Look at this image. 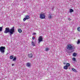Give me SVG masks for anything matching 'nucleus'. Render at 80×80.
<instances>
[{
	"label": "nucleus",
	"mask_w": 80,
	"mask_h": 80,
	"mask_svg": "<svg viewBox=\"0 0 80 80\" xmlns=\"http://www.w3.org/2000/svg\"><path fill=\"white\" fill-rule=\"evenodd\" d=\"M31 44H32V45L33 47H34V46H35V43H34V42H33V41H32Z\"/></svg>",
	"instance_id": "nucleus-11"
},
{
	"label": "nucleus",
	"mask_w": 80,
	"mask_h": 80,
	"mask_svg": "<svg viewBox=\"0 0 80 80\" xmlns=\"http://www.w3.org/2000/svg\"><path fill=\"white\" fill-rule=\"evenodd\" d=\"M26 66L28 67H30V63H27L26 64Z\"/></svg>",
	"instance_id": "nucleus-9"
},
{
	"label": "nucleus",
	"mask_w": 80,
	"mask_h": 80,
	"mask_svg": "<svg viewBox=\"0 0 80 80\" xmlns=\"http://www.w3.org/2000/svg\"><path fill=\"white\" fill-rule=\"evenodd\" d=\"M25 18L27 20L30 18V16L28 15H27L25 16Z\"/></svg>",
	"instance_id": "nucleus-10"
},
{
	"label": "nucleus",
	"mask_w": 80,
	"mask_h": 80,
	"mask_svg": "<svg viewBox=\"0 0 80 80\" xmlns=\"http://www.w3.org/2000/svg\"><path fill=\"white\" fill-rule=\"evenodd\" d=\"M68 20H70L71 19H70V18H68Z\"/></svg>",
	"instance_id": "nucleus-30"
},
{
	"label": "nucleus",
	"mask_w": 80,
	"mask_h": 80,
	"mask_svg": "<svg viewBox=\"0 0 80 80\" xmlns=\"http://www.w3.org/2000/svg\"><path fill=\"white\" fill-rule=\"evenodd\" d=\"M40 18L41 19H44L45 18V14H41L39 15Z\"/></svg>",
	"instance_id": "nucleus-4"
},
{
	"label": "nucleus",
	"mask_w": 80,
	"mask_h": 80,
	"mask_svg": "<svg viewBox=\"0 0 80 80\" xmlns=\"http://www.w3.org/2000/svg\"><path fill=\"white\" fill-rule=\"evenodd\" d=\"M52 14H49L48 16V18L50 19H51L52 17Z\"/></svg>",
	"instance_id": "nucleus-8"
},
{
	"label": "nucleus",
	"mask_w": 80,
	"mask_h": 80,
	"mask_svg": "<svg viewBox=\"0 0 80 80\" xmlns=\"http://www.w3.org/2000/svg\"><path fill=\"white\" fill-rule=\"evenodd\" d=\"M18 32L19 33H22V30L20 29H19L18 30Z\"/></svg>",
	"instance_id": "nucleus-16"
},
{
	"label": "nucleus",
	"mask_w": 80,
	"mask_h": 80,
	"mask_svg": "<svg viewBox=\"0 0 80 80\" xmlns=\"http://www.w3.org/2000/svg\"><path fill=\"white\" fill-rule=\"evenodd\" d=\"M72 70H75V69L74 68H72Z\"/></svg>",
	"instance_id": "nucleus-27"
},
{
	"label": "nucleus",
	"mask_w": 80,
	"mask_h": 80,
	"mask_svg": "<svg viewBox=\"0 0 80 80\" xmlns=\"http://www.w3.org/2000/svg\"><path fill=\"white\" fill-rule=\"evenodd\" d=\"M72 71H73V72H77V70H73Z\"/></svg>",
	"instance_id": "nucleus-25"
},
{
	"label": "nucleus",
	"mask_w": 80,
	"mask_h": 80,
	"mask_svg": "<svg viewBox=\"0 0 80 80\" xmlns=\"http://www.w3.org/2000/svg\"><path fill=\"white\" fill-rule=\"evenodd\" d=\"M2 27H0V32L2 31Z\"/></svg>",
	"instance_id": "nucleus-23"
},
{
	"label": "nucleus",
	"mask_w": 80,
	"mask_h": 80,
	"mask_svg": "<svg viewBox=\"0 0 80 80\" xmlns=\"http://www.w3.org/2000/svg\"><path fill=\"white\" fill-rule=\"evenodd\" d=\"M76 60V59L75 58H72V60L73 61H75V60Z\"/></svg>",
	"instance_id": "nucleus-24"
},
{
	"label": "nucleus",
	"mask_w": 80,
	"mask_h": 80,
	"mask_svg": "<svg viewBox=\"0 0 80 80\" xmlns=\"http://www.w3.org/2000/svg\"><path fill=\"white\" fill-rule=\"evenodd\" d=\"M9 32H10V29L9 28H6L4 32V33H9Z\"/></svg>",
	"instance_id": "nucleus-6"
},
{
	"label": "nucleus",
	"mask_w": 80,
	"mask_h": 80,
	"mask_svg": "<svg viewBox=\"0 0 80 80\" xmlns=\"http://www.w3.org/2000/svg\"><path fill=\"white\" fill-rule=\"evenodd\" d=\"M10 59H11V60H12V59H13V55H11L10 56Z\"/></svg>",
	"instance_id": "nucleus-15"
},
{
	"label": "nucleus",
	"mask_w": 80,
	"mask_h": 80,
	"mask_svg": "<svg viewBox=\"0 0 80 80\" xmlns=\"http://www.w3.org/2000/svg\"><path fill=\"white\" fill-rule=\"evenodd\" d=\"M66 66H67V67H69V66H70V64L69 63H67Z\"/></svg>",
	"instance_id": "nucleus-20"
},
{
	"label": "nucleus",
	"mask_w": 80,
	"mask_h": 80,
	"mask_svg": "<svg viewBox=\"0 0 80 80\" xmlns=\"http://www.w3.org/2000/svg\"><path fill=\"white\" fill-rule=\"evenodd\" d=\"M28 57H29V58H32L33 54H32V53L29 54L28 55Z\"/></svg>",
	"instance_id": "nucleus-7"
},
{
	"label": "nucleus",
	"mask_w": 80,
	"mask_h": 80,
	"mask_svg": "<svg viewBox=\"0 0 80 80\" xmlns=\"http://www.w3.org/2000/svg\"><path fill=\"white\" fill-rule=\"evenodd\" d=\"M43 41V38L42 36H40L38 38V43L40 44L41 42Z\"/></svg>",
	"instance_id": "nucleus-5"
},
{
	"label": "nucleus",
	"mask_w": 80,
	"mask_h": 80,
	"mask_svg": "<svg viewBox=\"0 0 80 80\" xmlns=\"http://www.w3.org/2000/svg\"><path fill=\"white\" fill-rule=\"evenodd\" d=\"M77 30L78 31V32H80V27L78 28Z\"/></svg>",
	"instance_id": "nucleus-21"
},
{
	"label": "nucleus",
	"mask_w": 80,
	"mask_h": 80,
	"mask_svg": "<svg viewBox=\"0 0 80 80\" xmlns=\"http://www.w3.org/2000/svg\"><path fill=\"white\" fill-rule=\"evenodd\" d=\"M5 50V47L3 46H2L0 47V52L2 53H4Z\"/></svg>",
	"instance_id": "nucleus-3"
},
{
	"label": "nucleus",
	"mask_w": 80,
	"mask_h": 80,
	"mask_svg": "<svg viewBox=\"0 0 80 80\" xmlns=\"http://www.w3.org/2000/svg\"><path fill=\"white\" fill-rule=\"evenodd\" d=\"M26 20H27V19L26 18H24L23 19V22H25L26 21Z\"/></svg>",
	"instance_id": "nucleus-22"
},
{
	"label": "nucleus",
	"mask_w": 80,
	"mask_h": 80,
	"mask_svg": "<svg viewBox=\"0 0 80 80\" xmlns=\"http://www.w3.org/2000/svg\"><path fill=\"white\" fill-rule=\"evenodd\" d=\"M80 43V40L78 39V42H77V44H79Z\"/></svg>",
	"instance_id": "nucleus-19"
},
{
	"label": "nucleus",
	"mask_w": 80,
	"mask_h": 80,
	"mask_svg": "<svg viewBox=\"0 0 80 80\" xmlns=\"http://www.w3.org/2000/svg\"><path fill=\"white\" fill-rule=\"evenodd\" d=\"M49 50V48H46L45 49V51H46V52H48Z\"/></svg>",
	"instance_id": "nucleus-12"
},
{
	"label": "nucleus",
	"mask_w": 80,
	"mask_h": 80,
	"mask_svg": "<svg viewBox=\"0 0 80 80\" xmlns=\"http://www.w3.org/2000/svg\"><path fill=\"white\" fill-rule=\"evenodd\" d=\"M66 48L68 50H70V51H71L72 52H74L75 49V48L73 45L71 44H69L67 45L66 47Z\"/></svg>",
	"instance_id": "nucleus-1"
},
{
	"label": "nucleus",
	"mask_w": 80,
	"mask_h": 80,
	"mask_svg": "<svg viewBox=\"0 0 80 80\" xmlns=\"http://www.w3.org/2000/svg\"><path fill=\"white\" fill-rule=\"evenodd\" d=\"M15 32V28L14 27H12L11 29H9V33H10V35L11 36L13 34V33Z\"/></svg>",
	"instance_id": "nucleus-2"
},
{
	"label": "nucleus",
	"mask_w": 80,
	"mask_h": 80,
	"mask_svg": "<svg viewBox=\"0 0 80 80\" xmlns=\"http://www.w3.org/2000/svg\"><path fill=\"white\" fill-rule=\"evenodd\" d=\"M73 12V10L72 9H70V13H72Z\"/></svg>",
	"instance_id": "nucleus-18"
},
{
	"label": "nucleus",
	"mask_w": 80,
	"mask_h": 80,
	"mask_svg": "<svg viewBox=\"0 0 80 80\" xmlns=\"http://www.w3.org/2000/svg\"><path fill=\"white\" fill-rule=\"evenodd\" d=\"M64 69H65V70H67V69L68 68V67H67L66 66H65L64 67Z\"/></svg>",
	"instance_id": "nucleus-17"
},
{
	"label": "nucleus",
	"mask_w": 80,
	"mask_h": 80,
	"mask_svg": "<svg viewBox=\"0 0 80 80\" xmlns=\"http://www.w3.org/2000/svg\"><path fill=\"white\" fill-rule=\"evenodd\" d=\"M36 33L35 32H34L33 33L32 35H36Z\"/></svg>",
	"instance_id": "nucleus-26"
},
{
	"label": "nucleus",
	"mask_w": 80,
	"mask_h": 80,
	"mask_svg": "<svg viewBox=\"0 0 80 80\" xmlns=\"http://www.w3.org/2000/svg\"><path fill=\"white\" fill-rule=\"evenodd\" d=\"M72 55L73 57H76V56H77V53H74Z\"/></svg>",
	"instance_id": "nucleus-14"
},
{
	"label": "nucleus",
	"mask_w": 80,
	"mask_h": 80,
	"mask_svg": "<svg viewBox=\"0 0 80 80\" xmlns=\"http://www.w3.org/2000/svg\"><path fill=\"white\" fill-rule=\"evenodd\" d=\"M17 59V57H14V58L12 59V61H15Z\"/></svg>",
	"instance_id": "nucleus-13"
},
{
	"label": "nucleus",
	"mask_w": 80,
	"mask_h": 80,
	"mask_svg": "<svg viewBox=\"0 0 80 80\" xmlns=\"http://www.w3.org/2000/svg\"><path fill=\"white\" fill-rule=\"evenodd\" d=\"M12 66H14V64H12Z\"/></svg>",
	"instance_id": "nucleus-29"
},
{
	"label": "nucleus",
	"mask_w": 80,
	"mask_h": 80,
	"mask_svg": "<svg viewBox=\"0 0 80 80\" xmlns=\"http://www.w3.org/2000/svg\"><path fill=\"white\" fill-rule=\"evenodd\" d=\"M32 39L33 40H35V37H32Z\"/></svg>",
	"instance_id": "nucleus-28"
}]
</instances>
